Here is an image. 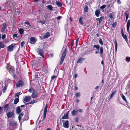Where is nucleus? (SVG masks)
Wrapping results in <instances>:
<instances>
[{
	"mask_svg": "<svg viewBox=\"0 0 130 130\" xmlns=\"http://www.w3.org/2000/svg\"><path fill=\"white\" fill-rule=\"evenodd\" d=\"M23 115L24 114L23 112H22L20 114H19V115L18 116V119L20 123L21 120V118H22V117H23Z\"/></svg>",
	"mask_w": 130,
	"mask_h": 130,
	"instance_id": "obj_16",
	"label": "nucleus"
},
{
	"mask_svg": "<svg viewBox=\"0 0 130 130\" xmlns=\"http://www.w3.org/2000/svg\"><path fill=\"white\" fill-rule=\"evenodd\" d=\"M8 106V104H7L5 105L4 107L5 108H7Z\"/></svg>",
	"mask_w": 130,
	"mask_h": 130,
	"instance_id": "obj_55",
	"label": "nucleus"
},
{
	"mask_svg": "<svg viewBox=\"0 0 130 130\" xmlns=\"http://www.w3.org/2000/svg\"><path fill=\"white\" fill-rule=\"evenodd\" d=\"M6 86H5L4 87V89H3V91H5V90H6Z\"/></svg>",
	"mask_w": 130,
	"mask_h": 130,
	"instance_id": "obj_57",
	"label": "nucleus"
},
{
	"mask_svg": "<svg viewBox=\"0 0 130 130\" xmlns=\"http://www.w3.org/2000/svg\"><path fill=\"white\" fill-rule=\"evenodd\" d=\"M122 36L125 40V41L127 42L128 41V39L127 37V36L126 34H124L122 35Z\"/></svg>",
	"mask_w": 130,
	"mask_h": 130,
	"instance_id": "obj_19",
	"label": "nucleus"
},
{
	"mask_svg": "<svg viewBox=\"0 0 130 130\" xmlns=\"http://www.w3.org/2000/svg\"><path fill=\"white\" fill-rule=\"evenodd\" d=\"M117 42L116 40H115V50L116 52L117 51Z\"/></svg>",
	"mask_w": 130,
	"mask_h": 130,
	"instance_id": "obj_29",
	"label": "nucleus"
},
{
	"mask_svg": "<svg viewBox=\"0 0 130 130\" xmlns=\"http://www.w3.org/2000/svg\"><path fill=\"white\" fill-rule=\"evenodd\" d=\"M101 63L103 65L104 64V62L103 61H101Z\"/></svg>",
	"mask_w": 130,
	"mask_h": 130,
	"instance_id": "obj_63",
	"label": "nucleus"
},
{
	"mask_svg": "<svg viewBox=\"0 0 130 130\" xmlns=\"http://www.w3.org/2000/svg\"><path fill=\"white\" fill-rule=\"evenodd\" d=\"M19 31L20 34H23L24 33V30L22 28H20L19 30Z\"/></svg>",
	"mask_w": 130,
	"mask_h": 130,
	"instance_id": "obj_37",
	"label": "nucleus"
},
{
	"mask_svg": "<svg viewBox=\"0 0 130 130\" xmlns=\"http://www.w3.org/2000/svg\"><path fill=\"white\" fill-rule=\"evenodd\" d=\"M10 4L8 2H7L5 3V8H8L10 7Z\"/></svg>",
	"mask_w": 130,
	"mask_h": 130,
	"instance_id": "obj_20",
	"label": "nucleus"
},
{
	"mask_svg": "<svg viewBox=\"0 0 130 130\" xmlns=\"http://www.w3.org/2000/svg\"><path fill=\"white\" fill-rule=\"evenodd\" d=\"M121 33H122V34H124V33L123 31V29L122 28L121 29Z\"/></svg>",
	"mask_w": 130,
	"mask_h": 130,
	"instance_id": "obj_60",
	"label": "nucleus"
},
{
	"mask_svg": "<svg viewBox=\"0 0 130 130\" xmlns=\"http://www.w3.org/2000/svg\"><path fill=\"white\" fill-rule=\"evenodd\" d=\"M48 104H47L46 106H45V107L44 108V115H43V118L42 120L43 121L45 119V118L46 117V112L47 111V107H48Z\"/></svg>",
	"mask_w": 130,
	"mask_h": 130,
	"instance_id": "obj_4",
	"label": "nucleus"
},
{
	"mask_svg": "<svg viewBox=\"0 0 130 130\" xmlns=\"http://www.w3.org/2000/svg\"><path fill=\"white\" fill-rule=\"evenodd\" d=\"M85 59L84 58H80L78 60L77 63H81L83 61H84Z\"/></svg>",
	"mask_w": 130,
	"mask_h": 130,
	"instance_id": "obj_14",
	"label": "nucleus"
},
{
	"mask_svg": "<svg viewBox=\"0 0 130 130\" xmlns=\"http://www.w3.org/2000/svg\"><path fill=\"white\" fill-rule=\"evenodd\" d=\"M32 90H33V89L32 88H30L29 89V91L31 93L32 92Z\"/></svg>",
	"mask_w": 130,
	"mask_h": 130,
	"instance_id": "obj_54",
	"label": "nucleus"
},
{
	"mask_svg": "<svg viewBox=\"0 0 130 130\" xmlns=\"http://www.w3.org/2000/svg\"><path fill=\"white\" fill-rule=\"evenodd\" d=\"M95 53L96 54H97L99 53V52L98 51H96L95 52Z\"/></svg>",
	"mask_w": 130,
	"mask_h": 130,
	"instance_id": "obj_64",
	"label": "nucleus"
},
{
	"mask_svg": "<svg viewBox=\"0 0 130 130\" xmlns=\"http://www.w3.org/2000/svg\"><path fill=\"white\" fill-rule=\"evenodd\" d=\"M100 11L99 10H97L95 12V15L97 17L99 16Z\"/></svg>",
	"mask_w": 130,
	"mask_h": 130,
	"instance_id": "obj_25",
	"label": "nucleus"
},
{
	"mask_svg": "<svg viewBox=\"0 0 130 130\" xmlns=\"http://www.w3.org/2000/svg\"><path fill=\"white\" fill-rule=\"evenodd\" d=\"M46 7L50 10L51 11L53 10V7L51 5H48L46 6Z\"/></svg>",
	"mask_w": 130,
	"mask_h": 130,
	"instance_id": "obj_22",
	"label": "nucleus"
},
{
	"mask_svg": "<svg viewBox=\"0 0 130 130\" xmlns=\"http://www.w3.org/2000/svg\"><path fill=\"white\" fill-rule=\"evenodd\" d=\"M5 45L2 43L0 42V49L4 47Z\"/></svg>",
	"mask_w": 130,
	"mask_h": 130,
	"instance_id": "obj_34",
	"label": "nucleus"
},
{
	"mask_svg": "<svg viewBox=\"0 0 130 130\" xmlns=\"http://www.w3.org/2000/svg\"><path fill=\"white\" fill-rule=\"evenodd\" d=\"M37 102V101L36 100H33L32 101L29 102L28 103L26 104V105H27V104H33L35 103H36Z\"/></svg>",
	"mask_w": 130,
	"mask_h": 130,
	"instance_id": "obj_27",
	"label": "nucleus"
},
{
	"mask_svg": "<svg viewBox=\"0 0 130 130\" xmlns=\"http://www.w3.org/2000/svg\"><path fill=\"white\" fill-rule=\"evenodd\" d=\"M78 111L80 112H82V109H79L78 110Z\"/></svg>",
	"mask_w": 130,
	"mask_h": 130,
	"instance_id": "obj_62",
	"label": "nucleus"
},
{
	"mask_svg": "<svg viewBox=\"0 0 130 130\" xmlns=\"http://www.w3.org/2000/svg\"><path fill=\"white\" fill-rule=\"evenodd\" d=\"M43 50L42 49L38 48L37 50V52L43 58L44 57L43 54Z\"/></svg>",
	"mask_w": 130,
	"mask_h": 130,
	"instance_id": "obj_8",
	"label": "nucleus"
},
{
	"mask_svg": "<svg viewBox=\"0 0 130 130\" xmlns=\"http://www.w3.org/2000/svg\"><path fill=\"white\" fill-rule=\"evenodd\" d=\"M78 112L77 110H73L71 114L73 115H75L77 114Z\"/></svg>",
	"mask_w": 130,
	"mask_h": 130,
	"instance_id": "obj_24",
	"label": "nucleus"
},
{
	"mask_svg": "<svg viewBox=\"0 0 130 130\" xmlns=\"http://www.w3.org/2000/svg\"><path fill=\"white\" fill-rule=\"evenodd\" d=\"M15 45L14 44H12L10 45L7 47V50L9 51H13L14 48V46Z\"/></svg>",
	"mask_w": 130,
	"mask_h": 130,
	"instance_id": "obj_7",
	"label": "nucleus"
},
{
	"mask_svg": "<svg viewBox=\"0 0 130 130\" xmlns=\"http://www.w3.org/2000/svg\"><path fill=\"white\" fill-rule=\"evenodd\" d=\"M93 47L94 48H95L98 50H99L100 48V46L99 45H94Z\"/></svg>",
	"mask_w": 130,
	"mask_h": 130,
	"instance_id": "obj_33",
	"label": "nucleus"
},
{
	"mask_svg": "<svg viewBox=\"0 0 130 130\" xmlns=\"http://www.w3.org/2000/svg\"><path fill=\"white\" fill-rule=\"evenodd\" d=\"M78 41H77V40H76V43H75V44H76V46H77V45H78Z\"/></svg>",
	"mask_w": 130,
	"mask_h": 130,
	"instance_id": "obj_59",
	"label": "nucleus"
},
{
	"mask_svg": "<svg viewBox=\"0 0 130 130\" xmlns=\"http://www.w3.org/2000/svg\"><path fill=\"white\" fill-rule=\"evenodd\" d=\"M62 17L61 16H58L56 18V19L57 20H59Z\"/></svg>",
	"mask_w": 130,
	"mask_h": 130,
	"instance_id": "obj_52",
	"label": "nucleus"
},
{
	"mask_svg": "<svg viewBox=\"0 0 130 130\" xmlns=\"http://www.w3.org/2000/svg\"><path fill=\"white\" fill-rule=\"evenodd\" d=\"M31 96H26L23 99V102L24 103L29 102L31 100Z\"/></svg>",
	"mask_w": 130,
	"mask_h": 130,
	"instance_id": "obj_5",
	"label": "nucleus"
},
{
	"mask_svg": "<svg viewBox=\"0 0 130 130\" xmlns=\"http://www.w3.org/2000/svg\"><path fill=\"white\" fill-rule=\"evenodd\" d=\"M13 39L15 38H17V35L16 34H14L13 35Z\"/></svg>",
	"mask_w": 130,
	"mask_h": 130,
	"instance_id": "obj_50",
	"label": "nucleus"
},
{
	"mask_svg": "<svg viewBox=\"0 0 130 130\" xmlns=\"http://www.w3.org/2000/svg\"><path fill=\"white\" fill-rule=\"evenodd\" d=\"M14 111H9L7 113L6 115L7 117L8 118H14Z\"/></svg>",
	"mask_w": 130,
	"mask_h": 130,
	"instance_id": "obj_3",
	"label": "nucleus"
},
{
	"mask_svg": "<svg viewBox=\"0 0 130 130\" xmlns=\"http://www.w3.org/2000/svg\"><path fill=\"white\" fill-rule=\"evenodd\" d=\"M62 121L63 122V127L65 128H68L69 127L68 121L67 120H62Z\"/></svg>",
	"mask_w": 130,
	"mask_h": 130,
	"instance_id": "obj_6",
	"label": "nucleus"
},
{
	"mask_svg": "<svg viewBox=\"0 0 130 130\" xmlns=\"http://www.w3.org/2000/svg\"><path fill=\"white\" fill-rule=\"evenodd\" d=\"M117 92V91L115 90L111 94L110 96L111 98H112L114 96V95L116 94Z\"/></svg>",
	"mask_w": 130,
	"mask_h": 130,
	"instance_id": "obj_30",
	"label": "nucleus"
},
{
	"mask_svg": "<svg viewBox=\"0 0 130 130\" xmlns=\"http://www.w3.org/2000/svg\"><path fill=\"white\" fill-rule=\"evenodd\" d=\"M19 100L18 98H17L14 100V103L15 104H17L19 101Z\"/></svg>",
	"mask_w": 130,
	"mask_h": 130,
	"instance_id": "obj_31",
	"label": "nucleus"
},
{
	"mask_svg": "<svg viewBox=\"0 0 130 130\" xmlns=\"http://www.w3.org/2000/svg\"><path fill=\"white\" fill-rule=\"evenodd\" d=\"M88 7L87 6H86L84 8V11L85 12H88Z\"/></svg>",
	"mask_w": 130,
	"mask_h": 130,
	"instance_id": "obj_45",
	"label": "nucleus"
},
{
	"mask_svg": "<svg viewBox=\"0 0 130 130\" xmlns=\"http://www.w3.org/2000/svg\"><path fill=\"white\" fill-rule=\"evenodd\" d=\"M21 112V110L20 107L19 106L17 107L16 108V114L17 115L19 114Z\"/></svg>",
	"mask_w": 130,
	"mask_h": 130,
	"instance_id": "obj_15",
	"label": "nucleus"
},
{
	"mask_svg": "<svg viewBox=\"0 0 130 130\" xmlns=\"http://www.w3.org/2000/svg\"><path fill=\"white\" fill-rule=\"evenodd\" d=\"M58 76V74H57V76L54 75L53 76L51 77V79L52 80H54L55 79H56L57 77Z\"/></svg>",
	"mask_w": 130,
	"mask_h": 130,
	"instance_id": "obj_40",
	"label": "nucleus"
},
{
	"mask_svg": "<svg viewBox=\"0 0 130 130\" xmlns=\"http://www.w3.org/2000/svg\"><path fill=\"white\" fill-rule=\"evenodd\" d=\"M77 76L78 75L77 74H75L74 75V77L75 78H77Z\"/></svg>",
	"mask_w": 130,
	"mask_h": 130,
	"instance_id": "obj_56",
	"label": "nucleus"
},
{
	"mask_svg": "<svg viewBox=\"0 0 130 130\" xmlns=\"http://www.w3.org/2000/svg\"><path fill=\"white\" fill-rule=\"evenodd\" d=\"M125 15L126 20H127L128 18L129 15H128L127 13H126Z\"/></svg>",
	"mask_w": 130,
	"mask_h": 130,
	"instance_id": "obj_49",
	"label": "nucleus"
},
{
	"mask_svg": "<svg viewBox=\"0 0 130 130\" xmlns=\"http://www.w3.org/2000/svg\"><path fill=\"white\" fill-rule=\"evenodd\" d=\"M25 42L24 41H22L21 43V48H22L23 47L25 44Z\"/></svg>",
	"mask_w": 130,
	"mask_h": 130,
	"instance_id": "obj_38",
	"label": "nucleus"
},
{
	"mask_svg": "<svg viewBox=\"0 0 130 130\" xmlns=\"http://www.w3.org/2000/svg\"><path fill=\"white\" fill-rule=\"evenodd\" d=\"M50 36V34L49 32H47L44 36V37L45 38H46Z\"/></svg>",
	"mask_w": 130,
	"mask_h": 130,
	"instance_id": "obj_32",
	"label": "nucleus"
},
{
	"mask_svg": "<svg viewBox=\"0 0 130 130\" xmlns=\"http://www.w3.org/2000/svg\"><path fill=\"white\" fill-rule=\"evenodd\" d=\"M56 4L58 6L61 7L62 6V5L61 3L59 2H56Z\"/></svg>",
	"mask_w": 130,
	"mask_h": 130,
	"instance_id": "obj_26",
	"label": "nucleus"
},
{
	"mask_svg": "<svg viewBox=\"0 0 130 130\" xmlns=\"http://www.w3.org/2000/svg\"><path fill=\"white\" fill-rule=\"evenodd\" d=\"M106 6L105 5H103L102 6L100 7V8L101 9H103L105 8L106 7Z\"/></svg>",
	"mask_w": 130,
	"mask_h": 130,
	"instance_id": "obj_46",
	"label": "nucleus"
},
{
	"mask_svg": "<svg viewBox=\"0 0 130 130\" xmlns=\"http://www.w3.org/2000/svg\"><path fill=\"white\" fill-rule=\"evenodd\" d=\"M114 13L113 12L111 13H110V14L109 15V17L111 19L113 18V15L114 14Z\"/></svg>",
	"mask_w": 130,
	"mask_h": 130,
	"instance_id": "obj_39",
	"label": "nucleus"
},
{
	"mask_svg": "<svg viewBox=\"0 0 130 130\" xmlns=\"http://www.w3.org/2000/svg\"><path fill=\"white\" fill-rule=\"evenodd\" d=\"M99 42L101 45H102L103 44V41L101 39H100L99 40Z\"/></svg>",
	"mask_w": 130,
	"mask_h": 130,
	"instance_id": "obj_41",
	"label": "nucleus"
},
{
	"mask_svg": "<svg viewBox=\"0 0 130 130\" xmlns=\"http://www.w3.org/2000/svg\"><path fill=\"white\" fill-rule=\"evenodd\" d=\"M28 116L27 114H26L24 116V118L23 120H27L28 119Z\"/></svg>",
	"mask_w": 130,
	"mask_h": 130,
	"instance_id": "obj_21",
	"label": "nucleus"
},
{
	"mask_svg": "<svg viewBox=\"0 0 130 130\" xmlns=\"http://www.w3.org/2000/svg\"><path fill=\"white\" fill-rule=\"evenodd\" d=\"M21 94L20 92H18L15 95V97H18Z\"/></svg>",
	"mask_w": 130,
	"mask_h": 130,
	"instance_id": "obj_47",
	"label": "nucleus"
},
{
	"mask_svg": "<svg viewBox=\"0 0 130 130\" xmlns=\"http://www.w3.org/2000/svg\"><path fill=\"white\" fill-rule=\"evenodd\" d=\"M38 22L41 23L42 24H44L46 22L45 20H44L43 21H42L40 20L38 21Z\"/></svg>",
	"mask_w": 130,
	"mask_h": 130,
	"instance_id": "obj_36",
	"label": "nucleus"
},
{
	"mask_svg": "<svg viewBox=\"0 0 130 130\" xmlns=\"http://www.w3.org/2000/svg\"><path fill=\"white\" fill-rule=\"evenodd\" d=\"M121 96L122 98V99L124 100L126 102H127V100H126V98L125 97V96L123 95V94H122V95H121Z\"/></svg>",
	"mask_w": 130,
	"mask_h": 130,
	"instance_id": "obj_43",
	"label": "nucleus"
},
{
	"mask_svg": "<svg viewBox=\"0 0 130 130\" xmlns=\"http://www.w3.org/2000/svg\"><path fill=\"white\" fill-rule=\"evenodd\" d=\"M100 52L101 54L100 57L102 58L103 57V48L102 47L100 48Z\"/></svg>",
	"mask_w": 130,
	"mask_h": 130,
	"instance_id": "obj_17",
	"label": "nucleus"
},
{
	"mask_svg": "<svg viewBox=\"0 0 130 130\" xmlns=\"http://www.w3.org/2000/svg\"><path fill=\"white\" fill-rule=\"evenodd\" d=\"M36 42L35 38L33 37H31L30 38V41L29 42L32 44H35Z\"/></svg>",
	"mask_w": 130,
	"mask_h": 130,
	"instance_id": "obj_13",
	"label": "nucleus"
},
{
	"mask_svg": "<svg viewBox=\"0 0 130 130\" xmlns=\"http://www.w3.org/2000/svg\"><path fill=\"white\" fill-rule=\"evenodd\" d=\"M103 18L104 17H101L97 19L96 20H99V23H100Z\"/></svg>",
	"mask_w": 130,
	"mask_h": 130,
	"instance_id": "obj_23",
	"label": "nucleus"
},
{
	"mask_svg": "<svg viewBox=\"0 0 130 130\" xmlns=\"http://www.w3.org/2000/svg\"><path fill=\"white\" fill-rule=\"evenodd\" d=\"M130 27V20H128L127 24V32L128 33L130 32L129 28Z\"/></svg>",
	"mask_w": 130,
	"mask_h": 130,
	"instance_id": "obj_12",
	"label": "nucleus"
},
{
	"mask_svg": "<svg viewBox=\"0 0 130 130\" xmlns=\"http://www.w3.org/2000/svg\"><path fill=\"white\" fill-rule=\"evenodd\" d=\"M78 118H76L75 119V121L77 122H78Z\"/></svg>",
	"mask_w": 130,
	"mask_h": 130,
	"instance_id": "obj_58",
	"label": "nucleus"
},
{
	"mask_svg": "<svg viewBox=\"0 0 130 130\" xmlns=\"http://www.w3.org/2000/svg\"><path fill=\"white\" fill-rule=\"evenodd\" d=\"M99 88V87L98 86H96L95 88V89H97Z\"/></svg>",
	"mask_w": 130,
	"mask_h": 130,
	"instance_id": "obj_61",
	"label": "nucleus"
},
{
	"mask_svg": "<svg viewBox=\"0 0 130 130\" xmlns=\"http://www.w3.org/2000/svg\"><path fill=\"white\" fill-rule=\"evenodd\" d=\"M126 60L127 62H130V57H127L126 58Z\"/></svg>",
	"mask_w": 130,
	"mask_h": 130,
	"instance_id": "obj_35",
	"label": "nucleus"
},
{
	"mask_svg": "<svg viewBox=\"0 0 130 130\" xmlns=\"http://www.w3.org/2000/svg\"><path fill=\"white\" fill-rule=\"evenodd\" d=\"M83 19V18L82 17H80L79 20V23L81 25H82L83 24V22L82 21V19Z\"/></svg>",
	"mask_w": 130,
	"mask_h": 130,
	"instance_id": "obj_28",
	"label": "nucleus"
},
{
	"mask_svg": "<svg viewBox=\"0 0 130 130\" xmlns=\"http://www.w3.org/2000/svg\"><path fill=\"white\" fill-rule=\"evenodd\" d=\"M6 37V35L5 34H4L2 35V39H4Z\"/></svg>",
	"mask_w": 130,
	"mask_h": 130,
	"instance_id": "obj_51",
	"label": "nucleus"
},
{
	"mask_svg": "<svg viewBox=\"0 0 130 130\" xmlns=\"http://www.w3.org/2000/svg\"><path fill=\"white\" fill-rule=\"evenodd\" d=\"M66 52L67 50L66 48H65L63 52L62 55L61 59V61L60 62V64L61 65H62L63 63L64 58H65V56H66Z\"/></svg>",
	"mask_w": 130,
	"mask_h": 130,
	"instance_id": "obj_2",
	"label": "nucleus"
},
{
	"mask_svg": "<svg viewBox=\"0 0 130 130\" xmlns=\"http://www.w3.org/2000/svg\"><path fill=\"white\" fill-rule=\"evenodd\" d=\"M24 85V83L22 80L19 81L16 84V87H19L21 86L22 87Z\"/></svg>",
	"mask_w": 130,
	"mask_h": 130,
	"instance_id": "obj_9",
	"label": "nucleus"
},
{
	"mask_svg": "<svg viewBox=\"0 0 130 130\" xmlns=\"http://www.w3.org/2000/svg\"><path fill=\"white\" fill-rule=\"evenodd\" d=\"M10 124L12 126H14L16 125V123L13 122L12 121H11L10 122Z\"/></svg>",
	"mask_w": 130,
	"mask_h": 130,
	"instance_id": "obj_44",
	"label": "nucleus"
},
{
	"mask_svg": "<svg viewBox=\"0 0 130 130\" xmlns=\"http://www.w3.org/2000/svg\"><path fill=\"white\" fill-rule=\"evenodd\" d=\"M2 27L1 28V31L2 32H4L6 29L7 27V25L6 23H3L2 24Z\"/></svg>",
	"mask_w": 130,
	"mask_h": 130,
	"instance_id": "obj_11",
	"label": "nucleus"
},
{
	"mask_svg": "<svg viewBox=\"0 0 130 130\" xmlns=\"http://www.w3.org/2000/svg\"><path fill=\"white\" fill-rule=\"evenodd\" d=\"M69 112H68L66 115H64V116L62 118V119H66L68 118V114Z\"/></svg>",
	"mask_w": 130,
	"mask_h": 130,
	"instance_id": "obj_18",
	"label": "nucleus"
},
{
	"mask_svg": "<svg viewBox=\"0 0 130 130\" xmlns=\"http://www.w3.org/2000/svg\"><path fill=\"white\" fill-rule=\"evenodd\" d=\"M7 69L9 72L10 74L14 75V70L13 67L11 66H9L7 68Z\"/></svg>",
	"mask_w": 130,
	"mask_h": 130,
	"instance_id": "obj_1",
	"label": "nucleus"
},
{
	"mask_svg": "<svg viewBox=\"0 0 130 130\" xmlns=\"http://www.w3.org/2000/svg\"><path fill=\"white\" fill-rule=\"evenodd\" d=\"M75 96L76 97H80V92L76 93L75 94Z\"/></svg>",
	"mask_w": 130,
	"mask_h": 130,
	"instance_id": "obj_42",
	"label": "nucleus"
},
{
	"mask_svg": "<svg viewBox=\"0 0 130 130\" xmlns=\"http://www.w3.org/2000/svg\"><path fill=\"white\" fill-rule=\"evenodd\" d=\"M25 23L29 25L30 26H31V25L30 24V23L28 22H25Z\"/></svg>",
	"mask_w": 130,
	"mask_h": 130,
	"instance_id": "obj_48",
	"label": "nucleus"
},
{
	"mask_svg": "<svg viewBox=\"0 0 130 130\" xmlns=\"http://www.w3.org/2000/svg\"><path fill=\"white\" fill-rule=\"evenodd\" d=\"M117 3L119 4H121V1L120 0H117Z\"/></svg>",
	"mask_w": 130,
	"mask_h": 130,
	"instance_id": "obj_53",
	"label": "nucleus"
},
{
	"mask_svg": "<svg viewBox=\"0 0 130 130\" xmlns=\"http://www.w3.org/2000/svg\"><path fill=\"white\" fill-rule=\"evenodd\" d=\"M38 93L37 91L35 90H33V92L31 95V97L33 98H37L38 96Z\"/></svg>",
	"mask_w": 130,
	"mask_h": 130,
	"instance_id": "obj_10",
	"label": "nucleus"
}]
</instances>
